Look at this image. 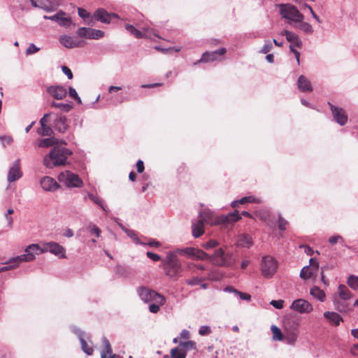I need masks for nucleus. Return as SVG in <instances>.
I'll return each mask as SVG.
<instances>
[{"label":"nucleus","instance_id":"052dcab7","mask_svg":"<svg viewBox=\"0 0 358 358\" xmlns=\"http://www.w3.org/2000/svg\"><path fill=\"white\" fill-rule=\"evenodd\" d=\"M289 48H290L291 52H292L294 53L298 65H299V64H300V52L299 51H297L295 48H294L293 44H290Z\"/></svg>","mask_w":358,"mask_h":358},{"label":"nucleus","instance_id":"a211bd4d","mask_svg":"<svg viewBox=\"0 0 358 358\" xmlns=\"http://www.w3.org/2000/svg\"><path fill=\"white\" fill-rule=\"evenodd\" d=\"M22 176V173L20 169V160H17L10 169L8 174V180L10 182H14L20 179Z\"/></svg>","mask_w":358,"mask_h":358},{"label":"nucleus","instance_id":"37998d69","mask_svg":"<svg viewBox=\"0 0 358 358\" xmlns=\"http://www.w3.org/2000/svg\"><path fill=\"white\" fill-rule=\"evenodd\" d=\"M348 285L354 289H358V277L350 275L348 280Z\"/></svg>","mask_w":358,"mask_h":358},{"label":"nucleus","instance_id":"412c9836","mask_svg":"<svg viewBox=\"0 0 358 358\" xmlns=\"http://www.w3.org/2000/svg\"><path fill=\"white\" fill-rule=\"evenodd\" d=\"M281 35L286 36L287 40L289 42H290L291 44L294 45V48H295V47L299 48H301L302 41L299 38V36L295 33L290 31L285 30L281 33Z\"/></svg>","mask_w":358,"mask_h":358},{"label":"nucleus","instance_id":"6e6d98bb","mask_svg":"<svg viewBox=\"0 0 358 358\" xmlns=\"http://www.w3.org/2000/svg\"><path fill=\"white\" fill-rule=\"evenodd\" d=\"M13 259H11L9 262V264H15V265H10V266H3L1 268H0V272H3V271H8V270H10V269H13L14 268H15L19 264H20L21 262H13Z\"/></svg>","mask_w":358,"mask_h":358},{"label":"nucleus","instance_id":"473e14b6","mask_svg":"<svg viewBox=\"0 0 358 358\" xmlns=\"http://www.w3.org/2000/svg\"><path fill=\"white\" fill-rule=\"evenodd\" d=\"M102 343H103V348L101 351V356H102V355H104L105 357L106 358V357L108 355H111L112 347L110 345L109 341L106 338H103Z\"/></svg>","mask_w":358,"mask_h":358},{"label":"nucleus","instance_id":"7ed1b4c3","mask_svg":"<svg viewBox=\"0 0 358 358\" xmlns=\"http://www.w3.org/2000/svg\"><path fill=\"white\" fill-rule=\"evenodd\" d=\"M72 152L62 145H55L50 153L44 157L43 164L49 169L64 165Z\"/></svg>","mask_w":358,"mask_h":358},{"label":"nucleus","instance_id":"f8f14e48","mask_svg":"<svg viewBox=\"0 0 358 358\" xmlns=\"http://www.w3.org/2000/svg\"><path fill=\"white\" fill-rule=\"evenodd\" d=\"M79 37L87 39H99L104 36V32L99 29L89 27H80L77 30Z\"/></svg>","mask_w":358,"mask_h":358},{"label":"nucleus","instance_id":"f704fd0d","mask_svg":"<svg viewBox=\"0 0 358 358\" xmlns=\"http://www.w3.org/2000/svg\"><path fill=\"white\" fill-rule=\"evenodd\" d=\"M238 243L240 245L244 247H250L252 243L251 237L246 234H242L239 236Z\"/></svg>","mask_w":358,"mask_h":358},{"label":"nucleus","instance_id":"72a5a7b5","mask_svg":"<svg viewBox=\"0 0 358 358\" xmlns=\"http://www.w3.org/2000/svg\"><path fill=\"white\" fill-rule=\"evenodd\" d=\"M57 140L53 138H43L39 142V147L48 148L52 145H57Z\"/></svg>","mask_w":358,"mask_h":358},{"label":"nucleus","instance_id":"3c124183","mask_svg":"<svg viewBox=\"0 0 358 358\" xmlns=\"http://www.w3.org/2000/svg\"><path fill=\"white\" fill-rule=\"evenodd\" d=\"M272 49V43L270 41H266L265 44L262 48L260 52L262 54H267Z\"/></svg>","mask_w":358,"mask_h":358},{"label":"nucleus","instance_id":"6e6552de","mask_svg":"<svg viewBox=\"0 0 358 358\" xmlns=\"http://www.w3.org/2000/svg\"><path fill=\"white\" fill-rule=\"evenodd\" d=\"M279 6L280 15L283 18L288 19L294 22H301L303 20L304 16L294 6L286 3L280 4Z\"/></svg>","mask_w":358,"mask_h":358},{"label":"nucleus","instance_id":"58836bf2","mask_svg":"<svg viewBox=\"0 0 358 358\" xmlns=\"http://www.w3.org/2000/svg\"><path fill=\"white\" fill-rule=\"evenodd\" d=\"M82 350L84 352H85L88 355H91L93 353V348L88 345L87 342L85 341L84 338H80Z\"/></svg>","mask_w":358,"mask_h":358},{"label":"nucleus","instance_id":"680f3d73","mask_svg":"<svg viewBox=\"0 0 358 358\" xmlns=\"http://www.w3.org/2000/svg\"><path fill=\"white\" fill-rule=\"evenodd\" d=\"M146 255L148 258H150L154 262H158L161 259V257L159 255L153 253L152 252H147Z\"/></svg>","mask_w":358,"mask_h":358},{"label":"nucleus","instance_id":"a19ab883","mask_svg":"<svg viewBox=\"0 0 358 358\" xmlns=\"http://www.w3.org/2000/svg\"><path fill=\"white\" fill-rule=\"evenodd\" d=\"M227 289L229 291L234 292V293L238 294L240 296V298L243 300L250 301L251 299V296L249 294L238 292L231 287H228Z\"/></svg>","mask_w":358,"mask_h":358},{"label":"nucleus","instance_id":"338daca9","mask_svg":"<svg viewBox=\"0 0 358 358\" xmlns=\"http://www.w3.org/2000/svg\"><path fill=\"white\" fill-rule=\"evenodd\" d=\"M143 31H144V32H143V34H147L150 36V38H152V36L159 38V36L157 34V33L155 32V31L153 29L144 28Z\"/></svg>","mask_w":358,"mask_h":358},{"label":"nucleus","instance_id":"c85d7f7f","mask_svg":"<svg viewBox=\"0 0 358 358\" xmlns=\"http://www.w3.org/2000/svg\"><path fill=\"white\" fill-rule=\"evenodd\" d=\"M271 331L272 332V338L275 341H282L285 340V335H284L281 329L275 325L271 327Z\"/></svg>","mask_w":358,"mask_h":358},{"label":"nucleus","instance_id":"0e129e2a","mask_svg":"<svg viewBox=\"0 0 358 358\" xmlns=\"http://www.w3.org/2000/svg\"><path fill=\"white\" fill-rule=\"evenodd\" d=\"M0 140L2 142V143L3 144V145H9L12 143L13 141V138L12 137L10 136H1L0 137Z\"/></svg>","mask_w":358,"mask_h":358},{"label":"nucleus","instance_id":"4468645a","mask_svg":"<svg viewBox=\"0 0 358 358\" xmlns=\"http://www.w3.org/2000/svg\"><path fill=\"white\" fill-rule=\"evenodd\" d=\"M290 308L301 314L309 313L313 310L312 304L303 299H298L294 300L292 303Z\"/></svg>","mask_w":358,"mask_h":358},{"label":"nucleus","instance_id":"603ef678","mask_svg":"<svg viewBox=\"0 0 358 358\" xmlns=\"http://www.w3.org/2000/svg\"><path fill=\"white\" fill-rule=\"evenodd\" d=\"M87 229L96 237H99L101 234V229L94 224H90L87 227Z\"/></svg>","mask_w":358,"mask_h":358},{"label":"nucleus","instance_id":"ddd939ff","mask_svg":"<svg viewBox=\"0 0 358 358\" xmlns=\"http://www.w3.org/2000/svg\"><path fill=\"white\" fill-rule=\"evenodd\" d=\"M178 253L180 255H185L195 259L206 260L208 259V255L207 253L200 249L194 248H186L178 250Z\"/></svg>","mask_w":358,"mask_h":358},{"label":"nucleus","instance_id":"0eeeda50","mask_svg":"<svg viewBox=\"0 0 358 358\" xmlns=\"http://www.w3.org/2000/svg\"><path fill=\"white\" fill-rule=\"evenodd\" d=\"M137 292L140 298L145 303H165V298L164 296L161 295L155 290L151 289L147 287L142 286L138 287L137 289Z\"/></svg>","mask_w":358,"mask_h":358},{"label":"nucleus","instance_id":"b1692460","mask_svg":"<svg viewBox=\"0 0 358 358\" xmlns=\"http://www.w3.org/2000/svg\"><path fill=\"white\" fill-rule=\"evenodd\" d=\"M192 236L194 238H199L204 233V222L201 218L196 222H192Z\"/></svg>","mask_w":358,"mask_h":358},{"label":"nucleus","instance_id":"13d9d810","mask_svg":"<svg viewBox=\"0 0 358 358\" xmlns=\"http://www.w3.org/2000/svg\"><path fill=\"white\" fill-rule=\"evenodd\" d=\"M199 333L201 336H206L211 333V330L208 326H201L199 329Z\"/></svg>","mask_w":358,"mask_h":358},{"label":"nucleus","instance_id":"9b49d317","mask_svg":"<svg viewBox=\"0 0 358 358\" xmlns=\"http://www.w3.org/2000/svg\"><path fill=\"white\" fill-rule=\"evenodd\" d=\"M309 262L310 265L304 266L300 272V277L302 279L315 278L319 271V263L315 259L310 258Z\"/></svg>","mask_w":358,"mask_h":358},{"label":"nucleus","instance_id":"7c9ffc66","mask_svg":"<svg viewBox=\"0 0 358 358\" xmlns=\"http://www.w3.org/2000/svg\"><path fill=\"white\" fill-rule=\"evenodd\" d=\"M310 294L320 301H324L326 299V294L323 290L317 286H314L310 291Z\"/></svg>","mask_w":358,"mask_h":358},{"label":"nucleus","instance_id":"20e7f679","mask_svg":"<svg viewBox=\"0 0 358 358\" xmlns=\"http://www.w3.org/2000/svg\"><path fill=\"white\" fill-rule=\"evenodd\" d=\"M163 268L166 276L178 279L182 271V264L176 255L168 253L166 260L164 262Z\"/></svg>","mask_w":358,"mask_h":358},{"label":"nucleus","instance_id":"79ce46f5","mask_svg":"<svg viewBox=\"0 0 358 358\" xmlns=\"http://www.w3.org/2000/svg\"><path fill=\"white\" fill-rule=\"evenodd\" d=\"M38 133L41 136H50L53 131L52 128L48 125L41 126V128L38 130Z\"/></svg>","mask_w":358,"mask_h":358},{"label":"nucleus","instance_id":"dca6fc26","mask_svg":"<svg viewBox=\"0 0 358 358\" xmlns=\"http://www.w3.org/2000/svg\"><path fill=\"white\" fill-rule=\"evenodd\" d=\"M59 42L66 48H81L85 45V41L75 39L73 37L64 34L59 37Z\"/></svg>","mask_w":358,"mask_h":358},{"label":"nucleus","instance_id":"de8ad7c7","mask_svg":"<svg viewBox=\"0 0 358 358\" xmlns=\"http://www.w3.org/2000/svg\"><path fill=\"white\" fill-rule=\"evenodd\" d=\"M278 225L280 230L284 231L287 229L288 222L286 220H285L281 215H279Z\"/></svg>","mask_w":358,"mask_h":358},{"label":"nucleus","instance_id":"2f4dec72","mask_svg":"<svg viewBox=\"0 0 358 358\" xmlns=\"http://www.w3.org/2000/svg\"><path fill=\"white\" fill-rule=\"evenodd\" d=\"M338 294H339L340 298L344 301L350 299L352 296L351 292L344 285H339Z\"/></svg>","mask_w":358,"mask_h":358},{"label":"nucleus","instance_id":"e2e57ef3","mask_svg":"<svg viewBox=\"0 0 358 358\" xmlns=\"http://www.w3.org/2000/svg\"><path fill=\"white\" fill-rule=\"evenodd\" d=\"M61 15H66V13L64 12H63V11H59L56 15L50 16V17H48V20H52V21H55V22H57L58 23L59 17H61Z\"/></svg>","mask_w":358,"mask_h":358},{"label":"nucleus","instance_id":"4d7b16f0","mask_svg":"<svg viewBox=\"0 0 358 358\" xmlns=\"http://www.w3.org/2000/svg\"><path fill=\"white\" fill-rule=\"evenodd\" d=\"M39 50V48H37L34 44L31 43L29 45L26 50L27 55H32L37 52Z\"/></svg>","mask_w":358,"mask_h":358},{"label":"nucleus","instance_id":"1a4fd4ad","mask_svg":"<svg viewBox=\"0 0 358 358\" xmlns=\"http://www.w3.org/2000/svg\"><path fill=\"white\" fill-rule=\"evenodd\" d=\"M59 180L68 187H79L83 185V180L77 174L66 171L59 175Z\"/></svg>","mask_w":358,"mask_h":358},{"label":"nucleus","instance_id":"e433bc0d","mask_svg":"<svg viewBox=\"0 0 358 358\" xmlns=\"http://www.w3.org/2000/svg\"><path fill=\"white\" fill-rule=\"evenodd\" d=\"M51 106L59 108L64 112H69L72 108L71 106L69 104L56 103L55 101H52Z\"/></svg>","mask_w":358,"mask_h":358},{"label":"nucleus","instance_id":"49530a36","mask_svg":"<svg viewBox=\"0 0 358 358\" xmlns=\"http://www.w3.org/2000/svg\"><path fill=\"white\" fill-rule=\"evenodd\" d=\"M329 242L331 245H334V244L338 243H339L341 244H343L344 243V239H343V238L341 236L336 235V236H331L329 238Z\"/></svg>","mask_w":358,"mask_h":358},{"label":"nucleus","instance_id":"a878e982","mask_svg":"<svg viewBox=\"0 0 358 358\" xmlns=\"http://www.w3.org/2000/svg\"><path fill=\"white\" fill-rule=\"evenodd\" d=\"M55 128L60 133H64L68 129L66 123V117L65 116H60L55 120Z\"/></svg>","mask_w":358,"mask_h":358},{"label":"nucleus","instance_id":"bf43d9fd","mask_svg":"<svg viewBox=\"0 0 358 358\" xmlns=\"http://www.w3.org/2000/svg\"><path fill=\"white\" fill-rule=\"evenodd\" d=\"M187 172V167L183 163L180 164L177 168V173L178 176H182Z\"/></svg>","mask_w":358,"mask_h":358},{"label":"nucleus","instance_id":"f3484780","mask_svg":"<svg viewBox=\"0 0 358 358\" xmlns=\"http://www.w3.org/2000/svg\"><path fill=\"white\" fill-rule=\"evenodd\" d=\"M227 52L224 48H222L213 52H204L201 58L197 62H212L219 59V57L224 55Z\"/></svg>","mask_w":358,"mask_h":358},{"label":"nucleus","instance_id":"c9c22d12","mask_svg":"<svg viewBox=\"0 0 358 358\" xmlns=\"http://www.w3.org/2000/svg\"><path fill=\"white\" fill-rule=\"evenodd\" d=\"M171 356L172 358H185L186 352L182 349L175 348L171 350Z\"/></svg>","mask_w":358,"mask_h":358},{"label":"nucleus","instance_id":"2eb2a0df","mask_svg":"<svg viewBox=\"0 0 358 358\" xmlns=\"http://www.w3.org/2000/svg\"><path fill=\"white\" fill-rule=\"evenodd\" d=\"M328 105L330 107L334 119L336 121V122L341 126L345 125L348 122V115L345 110L342 108L334 106L330 102H328Z\"/></svg>","mask_w":358,"mask_h":358},{"label":"nucleus","instance_id":"864d4df0","mask_svg":"<svg viewBox=\"0 0 358 358\" xmlns=\"http://www.w3.org/2000/svg\"><path fill=\"white\" fill-rule=\"evenodd\" d=\"M164 305V303H159L154 302L149 306V310L152 313H157L159 310L160 306Z\"/></svg>","mask_w":358,"mask_h":358},{"label":"nucleus","instance_id":"c756f323","mask_svg":"<svg viewBox=\"0 0 358 358\" xmlns=\"http://www.w3.org/2000/svg\"><path fill=\"white\" fill-rule=\"evenodd\" d=\"M125 29L132 35H134L136 38H150V35L143 34L142 31L136 29L133 25L126 24Z\"/></svg>","mask_w":358,"mask_h":358},{"label":"nucleus","instance_id":"9d476101","mask_svg":"<svg viewBox=\"0 0 358 358\" xmlns=\"http://www.w3.org/2000/svg\"><path fill=\"white\" fill-rule=\"evenodd\" d=\"M262 273L265 278H271L277 271L278 264L271 256L264 257L262 262Z\"/></svg>","mask_w":358,"mask_h":358},{"label":"nucleus","instance_id":"f257e3e1","mask_svg":"<svg viewBox=\"0 0 358 358\" xmlns=\"http://www.w3.org/2000/svg\"><path fill=\"white\" fill-rule=\"evenodd\" d=\"M43 248L38 244H31L24 250V254L14 257V262H31L35 259L36 255H40L47 252L58 256L59 258H65V248L56 242H48L43 245Z\"/></svg>","mask_w":358,"mask_h":358},{"label":"nucleus","instance_id":"393cba45","mask_svg":"<svg viewBox=\"0 0 358 358\" xmlns=\"http://www.w3.org/2000/svg\"><path fill=\"white\" fill-rule=\"evenodd\" d=\"M246 203H261V200L258 198L253 196H244L239 200L234 201L231 203V206L233 208H236L238 206V205L244 204Z\"/></svg>","mask_w":358,"mask_h":358},{"label":"nucleus","instance_id":"aec40b11","mask_svg":"<svg viewBox=\"0 0 358 358\" xmlns=\"http://www.w3.org/2000/svg\"><path fill=\"white\" fill-rule=\"evenodd\" d=\"M40 182L42 188L45 191L53 192L57 190L59 187V185L55 180L49 176L43 177Z\"/></svg>","mask_w":358,"mask_h":358},{"label":"nucleus","instance_id":"69168bd1","mask_svg":"<svg viewBox=\"0 0 358 358\" xmlns=\"http://www.w3.org/2000/svg\"><path fill=\"white\" fill-rule=\"evenodd\" d=\"M62 71L65 75L67 76L69 79L73 78V73L69 67H67L66 66H62Z\"/></svg>","mask_w":358,"mask_h":358},{"label":"nucleus","instance_id":"bb28decb","mask_svg":"<svg viewBox=\"0 0 358 358\" xmlns=\"http://www.w3.org/2000/svg\"><path fill=\"white\" fill-rule=\"evenodd\" d=\"M324 316L326 319H327L329 322L335 324L336 326H338L340 322L343 321V318L341 316L335 312H324Z\"/></svg>","mask_w":358,"mask_h":358},{"label":"nucleus","instance_id":"c03bdc74","mask_svg":"<svg viewBox=\"0 0 358 358\" xmlns=\"http://www.w3.org/2000/svg\"><path fill=\"white\" fill-rule=\"evenodd\" d=\"M180 345L187 350H196V344L194 341H192L180 343Z\"/></svg>","mask_w":358,"mask_h":358},{"label":"nucleus","instance_id":"09e8293b","mask_svg":"<svg viewBox=\"0 0 358 358\" xmlns=\"http://www.w3.org/2000/svg\"><path fill=\"white\" fill-rule=\"evenodd\" d=\"M219 243L215 240H210L203 245V247L206 250H210L218 246Z\"/></svg>","mask_w":358,"mask_h":358},{"label":"nucleus","instance_id":"cd10ccee","mask_svg":"<svg viewBox=\"0 0 358 358\" xmlns=\"http://www.w3.org/2000/svg\"><path fill=\"white\" fill-rule=\"evenodd\" d=\"M78 15L84 20L88 19L86 21L87 24L94 26L95 24L93 16H91V14L87 11L85 9L82 8H78Z\"/></svg>","mask_w":358,"mask_h":358},{"label":"nucleus","instance_id":"5fc2aeb1","mask_svg":"<svg viewBox=\"0 0 358 358\" xmlns=\"http://www.w3.org/2000/svg\"><path fill=\"white\" fill-rule=\"evenodd\" d=\"M283 303H284V301L283 300H272L271 302H270V304L272 305L274 308H277V309H282L283 308Z\"/></svg>","mask_w":358,"mask_h":358},{"label":"nucleus","instance_id":"39448f33","mask_svg":"<svg viewBox=\"0 0 358 358\" xmlns=\"http://www.w3.org/2000/svg\"><path fill=\"white\" fill-rule=\"evenodd\" d=\"M207 259L217 266H231L236 262V259L232 253L225 252L222 248L216 250L213 255H208Z\"/></svg>","mask_w":358,"mask_h":358},{"label":"nucleus","instance_id":"423d86ee","mask_svg":"<svg viewBox=\"0 0 358 358\" xmlns=\"http://www.w3.org/2000/svg\"><path fill=\"white\" fill-rule=\"evenodd\" d=\"M299 323L293 319H287L283 322L282 328L285 334V341L289 345H294L298 338Z\"/></svg>","mask_w":358,"mask_h":358},{"label":"nucleus","instance_id":"ea45409f","mask_svg":"<svg viewBox=\"0 0 358 358\" xmlns=\"http://www.w3.org/2000/svg\"><path fill=\"white\" fill-rule=\"evenodd\" d=\"M300 24H299V28L300 29H301L302 31H303L304 32L307 33V34H312L313 32V27L312 26L308 24V22H299Z\"/></svg>","mask_w":358,"mask_h":358},{"label":"nucleus","instance_id":"f03ea898","mask_svg":"<svg viewBox=\"0 0 358 358\" xmlns=\"http://www.w3.org/2000/svg\"><path fill=\"white\" fill-rule=\"evenodd\" d=\"M199 217L204 223L211 226L225 225L227 227L229 224H233L234 222L241 219V216L239 215L238 210H235L226 215H215L213 212L208 210H204L199 213Z\"/></svg>","mask_w":358,"mask_h":358},{"label":"nucleus","instance_id":"6ab92c4d","mask_svg":"<svg viewBox=\"0 0 358 358\" xmlns=\"http://www.w3.org/2000/svg\"><path fill=\"white\" fill-rule=\"evenodd\" d=\"M48 92L55 99L61 100L66 97L67 91L63 86H50L47 90Z\"/></svg>","mask_w":358,"mask_h":358},{"label":"nucleus","instance_id":"4be33fe9","mask_svg":"<svg viewBox=\"0 0 358 358\" xmlns=\"http://www.w3.org/2000/svg\"><path fill=\"white\" fill-rule=\"evenodd\" d=\"M94 19L101 21L103 23L109 24L110 22V14L103 8L97 9L93 15Z\"/></svg>","mask_w":358,"mask_h":358},{"label":"nucleus","instance_id":"8fccbe9b","mask_svg":"<svg viewBox=\"0 0 358 358\" xmlns=\"http://www.w3.org/2000/svg\"><path fill=\"white\" fill-rule=\"evenodd\" d=\"M69 96L73 99H75L78 102V103H82L80 98L78 96L76 90L72 87H69Z\"/></svg>","mask_w":358,"mask_h":358},{"label":"nucleus","instance_id":"774afa93","mask_svg":"<svg viewBox=\"0 0 358 358\" xmlns=\"http://www.w3.org/2000/svg\"><path fill=\"white\" fill-rule=\"evenodd\" d=\"M186 282L189 285H196L201 282V280L198 278H193L186 280Z\"/></svg>","mask_w":358,"mask_h":358},{"label":"nucleus","instance_id":"4c0bfd02","mask_svg":"<svg viewBox=\"0 0 358 358\" xmlns=\"http://www.w3.org/2000/svg\"><path fill=\"white\" fill-rule=\"evenodd\" d=\"M88 197L94 203H95L96 204L99 206L103 210L106 211V208L103 206L101 199L97 195H94V194H93L92 193H88Z\"/></svg>","mask_w":358,"mask_h":358},{"label":"nucleus","instance_id":"5701e85b","mask_svg":"<svg viewBox=\"0 0 358 358\" xmlns=\"http://www.w3.org/2000/svg\"><path fill=\"white\" fill-rule=\"evenodd\" d=\"M297 86L299 90L303 92L313 91V87L310 80L303 75L299 77L297 80Z\"/></svg>","mask_w":358,"mask_h":358},{"label":"nucleus","instance_id":"a18cd8bd","mask_svg":"<svg viewBox=\"0 0 358 358\" xmlns=\"http://www.w3.org/2000/svg\"><path fill=\"white\" fill-rule=\"evenodd\" d=\"M71 23V19L69 17H65V15H61L59 17L58 24L61 26L68 27Z\"/></svg>","mask_w":358,"mask_h":358}]
</instances>
